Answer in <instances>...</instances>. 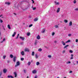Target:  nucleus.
<instances>
[{"label":"nucleus","mask_w":78,"mask_h":78,"mask_svg":"<svg viewBox=\"0 0 78 78\" xmlns=\"http://www.w3.org/2000/svg\"><path fill=\"white\" fill-rule=\"evenodd\" d=\"M3 72L4 73H6L7 72V70L6 69H4L3 70Z\"/></svg>","instance_id":"423d86ee"},{"label":"nucleus","mask_w":78,"mask_h":78,"mask_svg":"<svg viewBox=\"0 0 78 78\" xmlns=\"http://www.w3.org/2000/svg\"><path fill=\"white\" fill-rule=\"evenodd\" d=\"M35 57L36 59H37V58H38V56H37V54L35 55Z\"/></svg>","instance_id":"412c9836"},{"label":"nucleus","mask_w":78,"mask_h":78,"mask_svg":"<svg viewBox=\"0 0 78 78\" xmlns=\"http://www.w3.org/2000/svg\"><path fill=\"white\" fill-rule=\"evenodd\" d=\"M69 45H66L64 47V48H67V47H69Z\"/></svg>","instance_id":"aec40b11"},{"label":"nucleus","mask_w":78,"mask_h":78,"mask_svg":"<svg viewBox=\"0 0 78 78\" xmlns=\"http://www.w3.org/2000/svg\"><path fill=\"white\" fill-rule=\"evenodd\" d=\"M76 62H77V64H78V61H76Z\"/></svg>","instance_id":"338daca9"},{"label":"nucleus","mask_w":78,"mask_h":78,"mask_svg":"<svg viewBox=\"0 0 78 78\" xmlns=\"http://www.w3.org/2000/svg\"><path fill=\"white\" fill-rule=\"evenodd\" d=\"M73 65H75V63H73Z\"/></svg>","instance_id":"774afa93"},{"label":"nucleus","mask_w":78,"mask_h":78,"mask_svg":"<svg viewBox=\"0 0 78 78\" xmlns=\"http://www.w3.org/2000/svg\"><path fill=\"white\" fill-rule=\"evenodd\" d=\"M27 36H29L30 35V33L29 32V33H27Z\"/></svg>","instance_id":"6ab92c4d"},{"label":"nucleus","mask_w":78,"mask_h":78,"mask_svg":"<svg viewBox=\"0 0 78 78\" xmlns=\"http://www.w3.org/2000/svg\"><path fill=\"white\" fill-rule=\"evenodd\" d=\"M28 8H30V4H28L27 6V9H28Z\"/></svg>","instance_id":"f3484780"},{"label":"nucleus","mask_w":78,"mask_h":78,"mask_svg":"<svg viewBox=\"0 0 78 78\" xmlns=\"http://www.w3.org/2000/svg\"><path fill=\"white\" fill-rule=\"evenodd\" d=\"M34 78H37V76H35Z\"/></svg>","instance_id":"e2e57ef3"},{"label":"nucleus","mask_w":78,"mask_h":78,"mask_svg":"<svg viewBox=\"0 0 78 78\" xmlns=\"http://www.w3.org/2000/svg\"><path fill=\"white\" fill-rule=\"evenodd\" d=\"M73 59V57H71L70 59Z\"/></svg>","instance_id":"5fc2aeb1"},{"label":"nucleus","mask_w":78,"mask_h":78,"mask_svg":"<svg viewBox=\"0 0 78 78\" xmlns=\"http://www.w3.org/2000/svg\"><path fill=\"white\" fill-rule=\"evenodd\" d=\"M30 64H31V62H28V66H30Z\"/></svg>","instance_id":"2f4dec72"},{"label":"nucleus","mask_w":78,"mask_h":78,"mask_svg":"<svg viewBox=\"0 0 78 78\" xmlns=\"http://www.w3.org/2000/svg\"><path fill=\"white\" fill-rule=\"evenodd\" d=\"M21 54L22 55V56H24V55H25V53H24L23 51H22L21 52Z\"/></svg>","instance_id":"6e6552de"},{"label":"nucleus","mask_w":78,"mask_h":78,"mask_svg":"<svg viewBox=\"0 0 78 78\" xmlns=\"http://www.w3.org/2000/svg\"><path fill=\"white\" fill-rule=\"evenodd\" d=\"M55 3L56 5H59V2H55Z\"/></svg>","instance_id":"dca6fc26"},{"label":"nucleus","mask_w":78,"mask_h":78,"mask_svg":"<svg viewBox=\"0 0 78 78\" xmlns=\"http://www.w3.org/2000/svg\"><path fill=\"white\" fill-rule=\"evenodd\" d=\"M40 64V63L39 62H36V65L37 66H38Z\"/></svg>","instance_id":"b1692460"},{"label":"nucleus","mask_w":78,"mask_h":78,"mask_svg":"<svg viewBox=\"0 0 78 78\" xmlns=\"http://www.w3.org/2000/svg\"><path fill=\"white\" fill-rule=\"evenodd\" d=\"M10 58H12L13 57V55H12V54L10 55Z\"/></svg>","instance_id":"c85d7f7f"},{"label":"nucleus","mask_w":78,"mask_h":78,"mask_svg":"<svg viewBox=\"0 0 78 78\" xmlns=\"http://www.w3.org/2000/svg\"><path fill=\"white\" fill-rule=\"evenodd\" d=\"M55 28H58V25H55Z\"/></svg>","instance_id":"7c9ffc66"},{"label":"nucleus","mask_w":78,"mask_h":78,"mask_svg":"<svg viewBox=\"0 0 78 78\" xmlns=\"http://www.w3.org/2000/svg\"><path fill=\"white\" fill-rule=\"evenodd\" d=\"M38 51H42V49H41V48H39V49L38 50Z\"/></svg>","instance_id":"72a5a7b5"},{"label":"nucleus","mask_w":78,"mask_h":78,"mask_svg":"<svg viewBox=\"0 0 78 78\" xmlns=\"http://www.w3.org/2000/svg\"><path fill=\"white\" fill-rule=\"evenodd\" d=\"M21 61H23L24 60V58H21Z\"/></svg>","instance_id":"ea45409f"},{"label":"nucleus","mask_w":78,"mask_h":78,"mask_svg":"<svg viewBox=\"0 0 78 78\" xmlns=\"http://www.w3.org/2000/svg\"><path fill=\"white\" fill-rule=\"evenodd\" d=\"M37 39H41V37L40 36H39V35H38L37 37Z\"/></svg>","instance_id":"4468645a"},{"label":"nucleus","mask_w":78,"mask_h":78,"mask_svg":"<svg viewBox=\"0 0 78 78\" xmlns=\"http://www.w3.org/2000/svg\"><path fill=\"white\" fill-rule=\"evenodd\" d=\"M55 32H53L52 33V35L53 36H54V35H55Z\"/></svg>","instance_id":"e433bc0d"},{"label":"nucleus","mask_w":78,"mask_h":78,"mask_svg":"<svg viewBox=\"0 0 78 78\" xmlns=\"http://www.w3.org/2000/svg\"><path fill=\"white\" fill-rule=\"evenodd\" d=\"M37 20H38L37 18H35L34 19V22H36V21H37Z\"/></svg>","instance_id":"a878e982"},{"label":"nucleus","mask_w":78,"mask_h":78,"mask_svg":"<svg viewBox=\"0 0 78 78\" xmlns=\"http://www.w3.org/2000/svg\"><path fill=\"white\" fill-rule=\"evenodd\" d=\"M5 41V39L4 38L3 40V41H1L0 42V43H3V42H4V41Z\"/></svg>","instance_id":"393cba45"},{"label":"nucleus","mask_w":78,"mask_h":78,"mask_svg":"<svg viewBox=\"0 0 78 78\" xmlns=\"http://www.w3.org/2000/svg\"><path fill=\"white\" fill-rule=\"evenodd\" d=\"M7 63H9V60H7Z\"/></svg>","instance_id":"bf43d9fd"},{"label":"nucleus","mask_w":78,"mask_h":78,"mask_svg":"<svg viewBox=\"0 0 78 78\" xmlns=\"http://www.w3.org/2000/svg\"><path fill=\"white\" fill-rule=\"evenodd\" d=\"M45 29H44L42 31H41V33H44L45 32Z\"/></svg>","instance_id":"cd10ccee"},{"label":"nucleus","mask_w":78,"mask_h":78,"mask_svg":"<svg viewBox=\"0 0 78 78\" xmlns=\"http://www.w3.org/2000/svg\"><path fill=\"white\" fill-rule=\"evenodd\" d=\"M19 34H18L17 36V37L16 38V39H18V37H19Z\"/></svg>","instance_id":"c9c22d12"},{"label":"nucleus","mask_w":78,"mask_h":78,"mask_svg":"<svg viewBox=\"0 0 78 78\" xmlns=\"http://www.w3.org/2000/svg\"><path fill=\"white\" fill-rule=\"evenodd\" d=\"M48 58H50L51 57V55H49L48 56Z\"/></svg>","instance_id":"37998d69"},{"label":"nucleus","mask_w":78,"mask_h":78,"mask_svg":"<svg viewBox=\"0 0 78 78\" xmlns=\"http://www.w3.org/2000/svg\"><path fill=\"white\" fill-rule=\"evenodd\" d=\"M32 26H33V24H30V25H29V28H30V27H32Z\"/></svg>","instance_id":"473e14b6"},{"label":"nucleus","mask_w":78,"mask_h":78,"mask_svg":"<svg viewBox=\"0 0 78 78\" xmlns=\"http://www.w3.org/2000/svg\"><path fill=\"white\" fill-rule=\"evenodd\" d=\"M17 59V57L14 56L13 58V61L14 62H16V60Z\"/></svg>","instance_id":"f03ea898"},{"label":"nucleus","mask_w":78,"mask_h":78,"mask_svg":"<svg viewBox=\"0 0 78 78\" xmlns=\"http://www.w3.org/2000/svg\"><path fill=\"white\" fill-rule=\"evenodd\" d=\"M73 2L74 3H76V0H74Z\"/></svg>","instance_id":"79ce46f5"},{"label":"nucleus","mask_w":78,"mask_h":78,"mask_svg":"<svg viewBox=\"0 0 78 78\" xmlns=\"http://www.w3.org/2000/svg\"><path fill=\"white\" fill-rule=\"evenodd\" d=\"M8 27L9 29H11V27H10V25L9 24L8 25Z\"/></svg>","instance_id":"c756f323"},{"label":"nucleus","mask_w":78,"mask_h":78,"mask_svg":"<svg viewBox=\"0 0 78 78\" xmlns=\"http://www.w3.org/2000/svg\"><path fill=\"white\" fill-rule=\"evenodd\" d=\"M6 55H4L3 56V58L4 59H5V58H6Z\"/></svg>","instance_id":"4c0bfd02"},{"label":"nucleus","mask_w":78,"mask_h":78,"mask_svg":"<svg viewBox=\"0 0 78 78\" xmlns=\"http://www.w3.org/2000/svg\"><path fill=\"white\" fill-rule=\"evenodd\" d=\"M72 22L70 21L69 23V26H72Z\"/></svg>","instance_id":"f8f14e48"},{"label":"nucleus","mask_w":78,"mask_h":78,"mask_svg":"<svg viewBox=\"0 0 78 78\" xmlns=\"http://www.w3.org/2000/svg\"><path fill=\"white\" fill-rule=\"evenodd\" d=\"M16 34V32H14L13 33V34L12 35V37H14L15 35Z\"/></svg>","instance_id":"2eb2a0df"},{"label":"nucleus","mask_w":78,"mask_h":78,"mask_svg":"<svg viewBox=\"0 0 78 78\" xmlns=\"http://www.w3.org/2000/svg\"><path fill=\"white\" fill-rule=\"evenodd\" d=\"M5 5H10V3L6 2H5Z\"/></svg>","instance_id":"39448f33"},{"label":"nucleus","mask_w":78,"mask_h":78,"mask_svg":"<svg viewBox=\"0 0 78 78\" xmlns=\"http://www.w3.org/2000/svg\"><path fill=\"white\" fill-rule=\"evenodd\" d=\"M23 72H24V73H26V70H25V69H24L23 70Z\"/></svg>","instance_id":"09e8293b"},{"label":"nucleus","mask_w":78,"mask_h":78,"mask_svg":"<svg viewBox=\"0 0 78 78\" xmlns=\"http://www.w3.org/2000/svg\"><path fill=\"white\" fill-rule=\"evenodd\" d=\"M75 11H78V8H77L75 9Z\"/></svg>","instance_id":"603ef678"},{"label":"nucleus","mask_w":78,"mask_h":78,"mask_svg":"<svg viewBox=\"0 0 78 78\" xmlns=\"http://www.w3.org/2000/svg\"><path fill=\"white\" fill-rule=\"evenodd\" d=\"M29 18H31V17L30 16H29Z\"/></svg>","instance_id":"0e129e2a"},{"label":"nucleus","mask_w":78,"mask_h":78,"mask_svg":"<svg viewBox=\"0 0 78 78\" xmlns=\"http://www.w3.org/2000/svg\"><path fill=\"white\" fill-rule=\"evenodd\" d=\"M32 2H33V3H34V2L33 0H32Z\"/></svg>","instance_id":"13d9d810"},{"label":"nucleus","mask_w":78,"mask_h":78,"mask_svg":"<svg viewBox=\"0 0 78 78\" xmlns=\"http://www.w3.org/2000/svg\"><path fill=\"white\" fill-rule=\"evenodd\" d=\"M69 53H73V51L72 50H69Z\"/></svg>","instance_id":"f704fd0d"},{"label":"nucleus","mask_w":78,"mask_h":78,"mask_svg":"<svg viewBox=\"0 0 78 78\" xmlns=\"http://www.w3.org/2000/svg\"><path fill=\"white\" fill-rule=\"evenodd\" d=\"M69 42H70V40H68L67 41H66L65 42L66 43H68Z\"/></svg>","instance_id":"4be33fe9"},{"label":"nucleus","mask_w":78,"mask_h":78,"mask_svg":"<svg viewBox=\"0 0 78 78\" xmlns=\"http://www.w3.org/2000/svg\"><path fill=\"white\" fill-rule=\"evenodd\" d=\"M64 22L65 23H67L68 22V21L67 20H64Z\"/></svg>","instance_id":"5701e85b"},{"label":"nucleus","mask_w":78,"mask_h":78,"mask_svg":"<svg viewBox=\"0 0 78 78\" xmlns=\"http://www.w3.org/2000/svg\"><path fill=\"white\" fill-rule=\"evenodd\" d=\"M70 62L69 61L68 62H66V64H70Z\"/></svg>","instance_id":"c03bdc74"},{"label":"nucleus","mask_w":78,"mask_h":78,"mask_svg":"<svg viewBox=\"0 0 78 78\" xmlns=\"http://www.w3.org/2000/svg\"><path fill=\"white\" fill-rule=\"evenodd\" d=\"M32 73L33 74H36L37 73V71L35 70H34L32 72Z\"/></svg>","instance_id":"7ed1b4c3"},{"label":"nucleus","mask_w":78,"mask_h":78,"mask_svg":"<svg viewBox=\"0 0 78 78\" xmlns=\"http://www.w3.org/2000/svg\"><path fill=\"white\" fill-rule=\"evenodd\" d=\"M20 65V62L19 61H18L16 63V65H15V67H17L18 66H19Z\"/></svg>","instance_id":"f257e3e1"},{"label":"nucleus","mask_w":78,"mask_h":78,"mask_svg":"<svg viewBox=\"0 0 78 78\" xmlns=\"http://www.w3.org/2000/svg\"><path fill=\"white\" fill-rule=\"evenodd\" d=\"M36 9V7H34L33 8V10H35Z\"/></svg>","instance_id":"a19ab883"},{"label":"nucleus","mask_w":78,"mask_h":78,"mask_svg":"<svg viewBox=\"0 0 78 78\" xmlns=\"http://www.w3.org/2000/svg\"><path fill=\"white\" fill-rule=\"evenodd\" d=\"M61 43L63 45H66V43H64V41H62L61 42Z\"/></svg>","instance_id":"9b49d317"},{"label":"nucleus","mask_w":78,"mask_h":78,"mask_svg":"<svg viewBox=\"0 0 78 78\" xmlns=\"http://www.w3.org/2000/svg\"><path fill=\"white\" fill-rule=\"evenodd\" d=\"M34 52L33 51L32 53V55L34 56Z\"/></svg>","instance_id":"bb28decb"},{"label":"nucleus","mask_w":78,"mask_h":78,"mask_svg":"<svg viewBox=\"0 0 78 78\" xmlns=\"http://www.w3.org/2000/svg\"><path fill=\"white\" fill-rule=\"evenodd\" d=\"M21 45H23V42H22L20 43Z\"/></svg>","instance_id":"49530a36"},{"label":"nucleus","mask_w":78,"mask_h":78,"mask_svg":"<svg viewBox=\"0 0 78 78\" xmlns=\"http://www.w3.org/2000/svg\"><path fill=\"white\" fill-rule=\"evenodd\" d=\"M0 21L1 23H2V22H3V20H0Z\"/></svg>","instance_id":"de8ad7c7"},{"label":"nucleus","mask_w":78,"mask_h":78,"mask_svg":"<svg viewBox=\"0 0 78 78\" xmlns=\"http://www.w3.org/2000/svg\"><path fill=\"white\" fill-rule=\"evenodd\" d=\"M59 11H60V8H58V9H57V13L59 12Z\"/></svg>","instance_id":"ddd939ff"},{"label":"nucleus","mask_w":78,"mask_h":78,"mask_svg":"<svg viewBox=\"0 0 78 78\" xmlns=\"http://www.w3.org/2000/svg\"><path fill=\"white\" fill-rule=\"evenodd\" d=\"M37 40H36L35 43H34V44L35 45H37Z\"/></svg>","instance_id":"a211bd4d"},{"label":"nucleus","mask_w":78,"mask_h":78,"mask_svg":"<svg viewBox=\"0 0 78 78\" xmlns=\"http://www.w3.org/2000/svg\"><path fill=\"white\" fill-rule=\"evenodd\" d=\"M14 74L15 75V78H16V77H17V73H16V72H14Z\"/></svg>","instance_id":"0eeeda50"},{"label":"nucleus","mask_w":78,"mask_h":78,"mask_svg":"<svg viewBox=\"0 0 78 78\" xmlns=\"http://www.w3.org/2000/svg\"><path fill=\"white\" fill-rule=\"evenodd\" d=\"M2 16H3V15H0V17H2Z\"/></svg>","instance_id":"680f3d73"},{"label":"nucleus","mask_w":78,"mask_h":78,"mask_svg":"<svg viewBox=\"0 0 78 78\" xmlns=\"http://www.w3.org/2000/svg\"><path fill=\"white\" fill-rule=\"evenodd\" d=\"M7 77L8 78H14V77L11 75H8Z\"/></svg>","instance_id":"1a4fd4ad"},{"label":"nucleus","mask_w":78,"mask_h":78,"mask_svg":"<svg viewBox=\"0 0 78 78\" xmlns=\"http://www.w3.org/2000/svg\"><path fill=\"white\" fill-rule=\"evenodd\" d=\"M71 56L72 57H73V54H71Z\"/></svg>","instance_id":"4d7b16f0"},{"label":"nucleus","mask_w":78,"mask_h":78,"mask_svg":"<svg viewBox=\"0 0 78 78\" xmlns=\"http://www.w3.org/2000/svg\"><path fill=\"white\" fill-rule=\"evenodd\" d=\"M3 29L4 30H5V28H3Z\"/></svg>","instance_id":"69168bd1"},{"label":"nucleus","mask_w":78,"mask_h":78,"mask_svg":"<svg viewBox=\"0 0 78 78\" xmlns=\"http://www.w3.org/2000/svg\"><path fill=\"white\" fill-rule=\"evenodd\" d=\"M72 72V71H69V73H71Z\"/></svg>","instance_id":"6e6d98bb"},{"label":"nucleus","mask_w":78,"mask_h":78,"mask_svg":"<svg viewBox=\"0 0 78 78\" xmlns=\"http://www.w3.org/2000/svg\"><path fill=\"white\" fill-rule=\"evenodd\" d=\"M78 39H76V42H78Z\"/></svg>","instance_id":"8fccbe9b"},{"label":"nucleus","mask_w":78,"mask_h":78,"mask_svg":"<svg viewBox=\"0 0 78 78\" xmlns=\"http://www.w3.org/2000/svg\"><path fill=\"white\" fill-rule=\"evenodd\" d=\"M65 52H66V50H63L62 51V53H64Z\"/></svg>","instance_id":"58836bf2"},{"label":"nucleus","mask_w":78,"mask_h":78,"mask_svg":"<svg viewBox=\"0 0 78 78\" xmlns=\"http://www.w3.org/2000/svg\"><path fill=\"white\" fill-rule=\"evenodd\" d=\"M25 2V1H21V2H20V3H21V4L22 3H23V2Z\"/></svg>","instance_id":"3c124183"},{"label":"nucleus","mask_w":78,"mask_h":78,"mask_svg":"<svg viewBox=\"0 0 78 78\" xmlns=\"http://www.w3.org/2000/svg\"><path fill=\"white\" fill-rule=\"evenodd\" d=\"M72 35V34H68V36H71Z\"/></svg>","instance_id":"a18cd8bd"},{"label":"nucleus","mask_w":78,"mask_h":78,"mask_svg":"<svg viewBox=\"0 0 78 78\" xmlns=\"http://www.w3.org/2000/svg\"><path fill=\"white\" fill-rule=\"evenodd\" d=\"M25 51H27V52H29V49L27 48H26L24 49Z\"/></svg>","instance_id":"20e7f679"},{"label":"nucleus","mask_w":78,"mask_h":78,"mask_svg":"<svg viewBox=\"0 0 78 78\" xmlns=\"http://www.w3.org/2000/svg\"><path fill=\"white\" fill-rule=\"evenodd\" d=\"M54 42L55 44H56V43H57V41H54Z\"/></svg>","instance_id":"864d4df0"},{"label":"nucleus","mask_w":78,"mask_h":78,"mask_svg":"<svg viewBox=\"0 0 78 78\" xmlns=\"http://www.w3.org/2000/svg\"><path fill=\"white\" fill-rule=\"evenodd\" d=\"M1 75H2V73H0V76H1Z\"/></svg>","instance_id":"052dcab7"},{"label":"nucleus","mask_w":78,"mask_h":78,"mask_svg":"<svg viewBox=\"0 0 78 78\" xmlns=\"http://www.w3.org/2000/svg\"><path fill=\"white\" fill-rule=\"evenodd\" d=\"M20 38L21 40H22V41H24V40L25 39V38L23 37H20Z\"/></svg>","instance_id":"9d476101"}]
</instances>
